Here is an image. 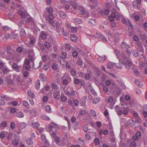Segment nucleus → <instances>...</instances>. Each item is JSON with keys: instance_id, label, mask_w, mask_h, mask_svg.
I'll return each instance as SVG.
<instances>
[{"instance_id": "nucleus-31", "label": "nucleus", "mask_w": 147, "mask_h": 147, "mask_svg": "<svg viewBox=\"0 0 147 147\" xmlns=\"http://www.w3.org/2000/svg\"><path fill=\"white\" fill-rule=\"evenodd\" d=\"M16 116L19 118H22L24 117V113L22 111H19L16 113Z\"/></svg>"}, {"instance_id": "nucleus-63", "label": "nucleus", "mask_w": 147, "mask_h": 147, "mask_svg": "<svg viewBox=\"0 0 147 147\" xmlns=\"http://www.w3.org/2000/svg\"><path fill=\"white\" fill-rule=\"evenodd\" d=\"M127 123L131 126L132 127L134 124V121L132 120H128L127 121Z\"/></svg>"}, {"instance_id": "nucleus-41", "label": "nucleus", "mask_w": 147, "mask_h": 147, "mask_svg": "<svg viewBox=\"0 0 147 147\" xmlns=\"http://www.w3.org/2000/svg\"><path fill=\"white\" fill-rule=\"evenodd\" d=\"M7 127V123L5 121L2 122L0 124V128L3 129Z\"/></svg>"}, {"instance_id": "nucleus-36", "label": "nucleus", "mask_w": 147, "mask_h": 147, "mask_svg": "<svg viewBox=\"0 0 147 147\" xmlns=\"http://www.w3.org/2000/svg\"><path fill=\"white\" fill-rule=\"evenodd\" d=\"M141 135V133L139 131H137L135 134V136L133 138V140H136L138 138L140 137Z\"/></svg>"}, {"instance_id": "nucleus-42", "label": "nucleus", "mask_w": 147, "mask_h": 147, "mask_svg": "<svg viewBox=\"0 0 147 147\" xmlns=\"http://www.w3.org/2000/svg\"><path fill=\"white\" fill-rule=\"evenodd\" d=\"M65 7L66 10L67 12L71 11L72 9L70 7V5L68 4H66L65 6Z\"/></svg>"}, {"instance_id": "nucleus-25", "label": "nucleus", "mask_w": 147, "mask_h": 147, "mask_svg": "<svg viewBox=\"0 0 147 147\" xmlns=\"http://www.w3.org/2000/svg\"><path fill=\"white\" fill-rule=\"evenodd\" d=\"M18 125L20 128L22 129L25 128L26 124L24 122H22L18 124Z\"/></svg>"}, {"instance_id": "nucleus-14", "label": "nucleus", "mask_w": 147, "mask_h": 147, "mask_svg": "<svg viewBox=\"0 0 147 147\" xmlns=\"http://www.w3.org/2000/svg\"><path fill=\"white\" fill-rule=\"evenodd\" d=\"M54 96L56 100H58L60 99V92L59 90H56L54 92Z\"/></svg>"}, {"instance_id": "nucleus-15", "label": "nucleus", "mask_w": 147, "mask_h": 147, "mask_svg": "<svg viewBox=\"0 0 147 147\" xmlns=\"http://www.w3.org/2000/svg\"><path fill=\"white\" fill-rule=\"evenodd\" d=\"M119 18V16H117L114 13H112L111 16H109V19L110 21L112 22L114 18H115L117 20H118Z\"/></svg>"}, {"instance_id": "nucleus-18", "label": "nucleus", "mask_w": 147, "mask_h": 147, "mask_svg": "<svg viewBox=\"0 0 147 147\" xmlns=\"http://www.w3.org/2000/svg\"><path fill=\"white\" fill-rule=\"evenodd\" d=\"M106 85L108 86H109L111 85L112 86H114L115 84L113 80H107L105 82Z\"/></svg>"}, {"instance_id": "nucleus-43", "label": "nucleus", "mask_w": 147, "mask_h": 147, "mask_svg": "<svg viewBox=\"0 0 147 147\" xmlns=\"http://www.w3.org/2000/svg\"><path fill=\"white\" fill-rule=\"evenodd\" d=\"M39 76L41 80L44 82L46 81L47 78L45 75L42 74H40L39 75Z\"/></svg>"}, {"instance_id": "nucleus-46", "label": "nucleus", "mask_w": 147, "mask_h": 147, "mask_svg": "<svg viewBox=\"0 0 147 147\" xmlns=\"http://www.w3.org/2000/svg\"><path fill=\"white\" fill-rule=\"evenodd\" d=\"M131 18H134L135 20L137 21H138L140 20V17L137 15H135L134 14H132L131 16Z\"/></svg>"}, {"instance_id": "nucleus-4", "label": "nucleus", "mask_w": 147, "mask_h": 147, "mask_svg": "<svg viewBox=\"0 0 147 147\" xmlns=\"http://www.w3.org/2000/svg\"><path fill=\"white\" fill-rule=\"evenodd\" d=\"M120 46L121 49H125L126 50L129 56L131 51H128L127 50V49L130 47L129 45L125 42H123L121 43Z\"/></svg>"}, {"instance_id": "nucleus-61", "label": "nucleus", "mask_w": 147, "mask_h": 147, "mask_svg": "<svg viewBox=\"0 0 147 147\" xmlns=\"http://www.w3.org/2000/svg\"><path fill=\"white\" fill-rule=\"evenodd\" d=\"M132 141H130L131 142L130 144L131 147H135L136 146V143L135 142V140H133V139L131 140Z\"/></svg>"}, {"instance_id": "nucleus-24", "label": "nucleus", "mask_w": 147, "mask_h": 147, "mask_svg": "<svg viewBox=\"0 0 147 147\" xmlns=\"http://www.w3.org/2000/svg\"><path fill=\"white\" fill-rule=\"evenodd\" d=\"M26 12L25 11H21V10H19L18 13V14L20 15V16L22 18H25L26 16Z\"/></svg>"}, {"instance_id": "nucleus-56", "label": "nucleus", "mask_w": 147, "mask_h": 147, "mask_svg": "<svg viewBox=\"0 0 147 147\" xmlns=\"http://www.w3.org/2000/svg\"><path fill=\"white\" fill-rule=\"evenodd\" d=\"M70 38L71 40L74 42H75L77 39L76 36L74 34L71 35Z\"/></svg>"}, {"instance_id": "nucleus-59", "label": "nucleus", "mask_w": 147, "mask_h": 147, "mask_svg": "<svg viewBox=\"0 0 147 147\" xmlns=\"http://www.w3.org/2000/svg\"><path fill=\"white\" fill-rule=\"evenodd\" d=\"M27 22H28V23H32L35 26H36V25L35 23L33 22L32 18L30 17L27 20Z\"/></svg>"}, {"instance_id": "nucleus-58", "label": "nucleus", "mask_w": 147, "mask_h": 147, "mask_svg": "<svg viewBox=\"0 0 147 147\" xmlns=\"http://www.w3.org/2000/svg\"><path fill=\"white\" fill-rule=\"evenodd\" d=\"M2 100L3 101L4 100H5L7 101L9 100L10 99V97L6 95H3L2 96Z\"/></svg>"}, {"instance_id": "nucleus-33", "label": "nucleus", "mask_w": 147, "mask_h": 147, "mask_svg": "<svg viewBox=\"0 0 147 147\" xmlns=\"http://www.w3.org/2000/svg\"><path fill=\"white\" fill-rule=\"evenodd\" d=\"M118 84L120 88L122 89H125L126 88V86L124 83L121 81H118Z\"/></svg>"}, {"instance_id": "nucleus-55", "label": "nucleus", "mask_w": 147, "mask_h": 147, "mask_svg": "<svg viewBox=\"0 0 147 147\" xmlns=\"http://www.w3.org/2000/svg\"><path fill=\"white\" fill-rule=\"evenodd\" d=\"M13 145L15 146H17L19 144L18 142V140H13L11 142Z\"/></svg>"}, {"instance_id": "nucleus-39", "label": "nucleus", "mask_w": 147, "mask_h": 147, "mask_svg": "<svg viewBox=\"0 0 147 147\" xmlns=\"http://www.w3.org/2000/svg\"><path fill=\"white\" fill-rule=\"evenodd\" d=\"M99 57L98 58V59L99 61L100 62H103L105 60L106 57L105 55H103L102 56H99Z\"/></svg>"}, {"instance_id": "nucleus-54", "label": "nucleus", "mask_w": 147, "mask_h": 147, "mask_svg": "<svg viewBox=\"0 0 147 147\" xmlns=\"http://www.w3.org/2000/svg\"><path fill=\"white\" fill-rule=\"evenodd\" d=\"M80 6H81L77 4H73L72 5V7H73L74 9L75 10H77L78 9H79V7Z\"/></svg>"}, {"instance_id": "nucleus-8", "label": "nucleus", "mask_w": 147, "mask_h": 147, "mask_svg": "<svg viewBox=\"0 0 147 147\" xmlns=\"http://www.w3.org/2000/svg\"><path fill=\"white\" fill-rule=\"evenodd\" d=\"M29 55V59L30 61H33L34 60V53L32 49L29 50L28 51Z\"/></svg>"}, {"instance_id": "nucleus-27", "label": "nucleus", "mask_w": 147, "mask_h": 147, "mask_svg": "<svg viewBox=\"0 0 147 147\" xmlns=\"http://www.w3.org/2000/svg\"><path fill=\"white\" fill-rule=\"evenodd\" d=\"M20 34L22 38H24L26 36V32L24 29L23 28H22L20 30Z\"/></svg>"}, {"instance_id": "nucleus-3", "label": "nucleus", "mask_w": 147, "mask_h": 147, "mask_svg": "<svg viewBox=\"0 0 147 147\" xmlns=\"http://www.w3.org/2000/svg\"><path fill=\"white\" fill-rule=\"evenodd\" d=\"M47 129L49 132L52 137V139L54 140L55 138L56 137V131H53V128L51 124H49L48 125Z\"/></svg>"}, {"instance_id": "nucleus-38", "label": "nucleus", "mask_w": 147, "mask_h": 147, "mask_svg": "<svg viewBox=\"0 0 147 147\" xmlns=\"http://www.w3.org/2000/svg\"><path fill=\"white\" fill-rule=\"evenodd\" d=\"M137 46L138 47V49L140 51L143 52L144 50L141 43L138 42L137 43Z\"/></svg>"}, {"instance_id": "nucleus-16", "label": "nucleus", "mask_w": 147, "mask_h": 147, "mask_svg": "<svg viewBox=\"0 0 147 147\" xmlns=\"http://www.w3.org/2000/svg\"><path fill=\"white\" fill-rule=\"evenodd\" d=\"M12 67L13 69L16 71L18 72L20 71V66L18 65L16 63H13L12 66Z\"/></svg>"}, {"instance_id": "nucleus-32", "label": "nucleus", "mask_w": 147, "mask_h": 147, "mask_svg": "<svg viewBox=\"0 0 147 147\" xmlns=\"http://www.w3.org/2000/svg\"><path fill=\"white\" fill-rule=\"evenodd\" d=\"M99 38L100 39L102 40L104 42H107V40L106 37L101 34H99V33L97 34Z\"/></svg>"}, {"instance_id": "nucleus-28", "label": "nucleus", "mask_w": 147, "mask_h": 147, "mask_svg": "<svg viewBox=\"0 0 147 147\" xmlns=\"http://www.w3.org/2000/svg\"><path fill=\"white\" fill-rule=\"evenodd\" d=\"M49 23L51 24H53V20L54 18V16L52 14H49Z\"/></svg>"}, {"instance_id": "nucleus-26", "label": "nucleus", "mask_w": 147, "mask_h": 147, "mask_svg": "<svg viewBox=\"0 0 147 147\" xmlns=\"http://www.w3.org/2000/svg\"><path fill=\"white\" fill-rule=\"evenodd\" d=\"M47 36V34L44 31L41 32L40 35V37L41 38L44 40L46 38Z\"/></svg>"}, {"instance_id": "nucleus-45", "label": "nucleus", "mask_w": 147, "mask_h": 147, "mask_svg": "<svg viewBox=\"0 0 147 147\" xmlns=\"http://www.w3.org/2000/svg\"><path fill=\"white\" fill-rule=\"evenodd\" d=\"M132 70L134 74L136 76H138L139 74V72L138 71V69L135 66L132 67Z\"/></svg>"}, {"instance_id": "nucleus-11", "label": "nucleus", "mask_w": 147, "mask_h": 147, "mask_svg": "<svg viewBox=\"0 0 147 147\" xmlns=\"http://www.w3.org/2000/svg\"><path fill=\"white\" fill-rule=\"evenodd\" d=\"M41 139L42 141L46 144L47 146L49 145V141L46 138V137L45 135L44 134H42L41 135Z\"/></svg>"}, {"instance_id": "nucleus-50", "label": "nucleus", "mask_w": 147, "mask_h": 147, "mask_svg": "<svg viewBox=\"0 0 147 147\" xmlns=\"http://www.w3.org/2000/svg\"><path fill=\"white\" fill-rule=\"evenodd\" d=\"M22 104L23 105L26 107L27 108L29 109L30 108L29 104L28 102L26 100H24L23 101Z\"/></svg>"}, {"instance_id": "nucleus-57", "label": "nucleus", "mask_w": 147, "mask_h": 147, "mask_svg": "<svg viewBox=\"0 0 147 147\" xmlns=\"http://www.w3.org/2000/svg\"><path fill=\"white\" fill-rule=\"evenodd\" d=\"M28 95L30 97L32 98L34 97L35 95L34 94L33 92H31L30 90H28Z\"/></svg>"}, {"instance_id": "nucleus-12", "label": "nucleus", "mask_w": 147, "mask_h": 147, "mask_svg": "<svg viewBox=\"0 0 147 147\" xmlns=\"http://www.w3.org/2000/svg\"><path fill=\"white\" fill-rule=\"evenodd\" d=\"M7 35L5 36V38H10L11 39H15L17 38L18 36V34H11L10 35L8 34H7Z\"/></svg>"}, {"instance_id": "nucleus-20", "label": "nucleus", "mask_w": 147, "mask_h": 147, "mask_svg": "<svg viewBox=\"0 0 147 147\" xmlns=\"http://www.w3.org/2000/svg\"><path fill=\"white\" fill-rule=\"evenodd\" d=\"M32 126L34 128H37L39 127L40 124L38 122H34L33 121L31 122Z\"/></svg>"}, {"instance_id": "nucleus-37", "label": "nucleus", "mask_w": 147, "mask_h": 147, "mask_svg": "<svg viewBox=\"0 0 147 147\" xmlns=\"http://www.w3.org/2000/svg\"><path fill=\"white\" fill-rule=\"evenodd\" d=\"M88 22L91 26H94L96 24L95 20L93 19H89L88 20Z\"/></svg>"}, {"instance_id": "nucleus-9", "label": "nucleus", "mask_w": 147, "mask_h": 147, "mask_svg": "<svg viewBox=\"0 0 147 147\" xmlns=\"http://www.w3.org/2000/svg\"><path fill=\"white\" fill-rule=\"evenodd\" d=\"M86 113V111L84 110H81L79 112L78 111L77 114V117L78 118L80 119L82 118V116L84 115Z\"/></svg>"}, {"instance_id": "nucleus-2", "label": "nucleus", "mask_w": 147, "mask_h": 147, "mask_svg": "<svg viewBox=\"0 0 147 147\" xmlns=\"http://www.w3.org/2000/svg\"><path fill=\"white\" fill-rule=\"evenodd\" d=\"M80 11V14L85 18H87L90 16V13L87 11H86L84 8L82 6L79 7Z\"/></svg>"}, {"instance_id": "nucleus-51", "label": "nucleus", "mask_w": 147, "mask_h": 147, "mask_svg": "<svg viewBox=\"0 0 147 147\" xmlns=\"http://www.w3.org/2000/svg\"><path fill=\"white\" fill-rule=\"evenodd\" d=\"M30 113L32 115H33L34 116H35L37 115L36 110L34 109L30 111Z\"/></svg>"}, {"instance_id": "nucleus-23", "label": "nucleus", "mask_w": 147, "mask_h": 147, "mask_svg": "<svg viewBox=\"0 0 147 147\" xmlns=\"http://www.w3.org/2000/svg\"><path fill=\"white\" fill-rule=\"evenodd\" d=\"M141 0H136L133 2V5L134 7H137L141 4Z\"/></svg>"}, {"instance_id": "nucleus-1", "label": "nucleus", "mask_w": 147, "mask_h": 147, "mask_svg": "<svg viewBox=\"0 0 147 147\" xmlns=\"http://www.w3.org/2000/svg\"><path fill=\"white\" fill-rule=\"evenodd\" d=\"M13 136V134L11 132H7L6 131H3L0 134V137L2 139V141L4 142V140H5L6 141L9 142Z\"/></svg>"}, {"instance_id": "nucleus-48", "label": "nucleus", "mask_w": 147, "mask_h": 147, "mask_svg": "<svg viewBox=\"0 0 147 147\" xmlns=\"http://www.w3.org/2000/svg\"><path fill=\"white\" fill-rule=\"evenodd\" d=\"M52 126L54 127L55 131L59 129L58 125L56 123L52 122L51 123Z\"/></svg>"}, {"instance_id": "nucleus-34", "label": "nucleus", "mask_w": 147, "mask_h": 147, "mask_svg": "<svg viewBox=\"0 0 147 147\" xmlns=\"http://www.w3.org/2000/svg\"><path fill=\"white\" fill-rule=\"evenodd\" d=\"M114 65H115V63L110 61L108 63L107 67L109 69H113Z\"/></svg>"}, {"instance_id": "nucleus-7", "label": "nucleus", "mask_w": 147, "mask_h": 147, "mask_svg": "<svg viewBox=\"0 0 147 147\" xmlns=\"http://www.w3.org/2000/svg\"><path fill=\"white\" fill-rule=\"evenodd\" d=\"M119 61L121 63L124 64L127 69H129V67L132 65V62L130 60H127L124 63L122 61H121V60L119 59Z\"/></svg>"}, {"instance_id": "nucleus-60", "label": "nucleus", "mask_w": 147, "mask_h": 147, "mask_svg": "<svg viewBox=\"0 0 147 147\" xmlns=\"http://www.w3.org/2000/svg\"><path fill=\"white\" fill-rule=\"evenodd\" d=\"M46 9L49 14H52L53 12V9L51 7L47 8Z\"/></svg>"}, {"instance_id": "nucleus-40", "label": "nucleus", "mask_w": 147, "mask_h": 147, "mask_svg": "<svg viewBox=\"0 0 147 147\" xmlns=\"http://www.w3.org/2000/svg\"><path fill=\"white\" fill-rule=\"evenodd\" d=\"M26 143L28 145H31L33 144V139L31 138H29L26 140Z\"/></svg>"}, {"instance_id": "nucleus-44", "label": "nucleus", "mask_w": 147, "mask_h": 147, "mask_svg": "<svg viewBox=\"0 0 147 147\" xmlns=\"http://www.w3.org/2000/svg\"><path fill=\"white\" fill-rule=\"evenodd\" d=\"M40 81L39 80H37L36 82L35 86L36 88L38 90L40 87Z\"/></svg>"}, {"instance_id": "nucleus-64", "label": "nucleus", "mask_w": 147, "mask_h": 147, "mask_svg": "<svg viewBox=\"0 0 147 147\" xmlns=\"http://www.w3.org/2000/svg\"><path fill=\"white\" fill-rule=\"evenodd\" d=\"M54 140L55 141L57 144H59L60 140V138L58 136H56L55 137Z\"/></svg>"}, {"instance_id": "nucleus-52", "label": "nucleus", "mask_w": 147, "mask_h": 147, "mask_svg": "<svg viewBox=\"0 0 147 147\" xmlns=\"http://www.w3.org/2000/svg\"><path fill=\"white\" fill-rule=\"evenodd\" d=\"M51 86L52 88L53 89H54L57 90L58 89V86L55 84V83H52Z\"/></svg>"}, {"instance_id": "nucleus-10", "label": "nucleus", "mask_w": 147, "mask_h": 147, "mask_svg": "<svg viewBox=\"0 0 147 147\" xmlns=\"http://www.w3.org/2000/svg\"><path fill=\"white\" fill-rule=\"evenodd\" d=\"M24 66L26 70H28L30 69V65L29 61L28 59H26L25 60Z\"/></svg>"}, {"instance_id": "nucleus-30", "label": "nucleus", "mask_w": 147, "mask_h": 147, "mask_svg": "<svg viewBox=\"0 0 147 147\" xmlns=\"http://www.w3.org/2000/svg\"><path fill=\"white\" fill-rule=\"evenodd\" d=\"M100 100V98L98 97L94 98L92 100L93 103L94 104L98 103Z\"/></svg>"}, {"instance_id": "nucleus-5", "label": "nucleus", "mask_w": 147, "mask_h": 147, "mask_svg": "<svg viewBox=\"0 0 147 147\" xmlns=\"http://www.w3.org/2000/svg\"><path fill=\"white\" fill-rule=\"evenodd\" d=\"M108 101L107 104V106L111 109H112L115 103V101L113 100L112 97L110 96L108 98Z\"/></svg>"}, {"instance_id": "nucleus-13", "label": "nucleus", "mask_w": 147, "mask_h": 147, "mask_svg": "<svg viewBox=\"0 0 147 147\" xmlns=\"http://www.w3.org/2000/svg\"><path fill=\"white\" fill-rule=\"evenodd\" d=\"M115 111L118 115H120L123 114V111L122 110L120 109L119 106H116L115 107Z\"/></svg>"}, {"instance_id": "nucleus-49", "label": "nucleus", "mask_w": 147, "mask_h": 147, "mask_svg": "<svg viewBox=\"0 0 147 147\" xmlns=\"http://www.w3.org/2000/svg\"><path fill=\"white\" fill-rule=\"evenodd\" d=\"M71 61L68 60L67 62H65V63L66 67L67 69H69L71 67L70 64L71 63Z\"/></svg>"}, {"instance_id": "nucleus-29", "label": "nucleus", "mask_w": 147, "mask_h": 147, "mask_svg": "<svg viewBox=\"0 0 147 147\" xmlns=\"http://www.w3.org/2000/svg\"><path fill=\"white\" fill-rule=\"evenodd\" d=\"M59 14V17L62 19L65 18L66 17L65 12L62 11H60Z\"/></svg>"}, {"instance_id": "nucleus-21", "label": "nucleus", "mask_w": 147, "mask_h": 147, "mask_svg": "<svg viewBox=\"0 0 147 147\" xmlns=\"http://www.w3.org/2000/svg\"><path fill=\"white\" fill-rule=\"evenodd\" d=\"M74 22L76 24H80L82 23V21L80 18H76L74 19Z\"/></svg>"}, {"instance_id": "nucleus-19", "label": "nucleus", "mask_w": 147, "mask_h": 147, "mask_svg": "<svg viewBox=\"0 0 147 147\" xmlns=\"http://www.w3.org/2000/svg\"><path fill=\"white\" fill-rule=\"evenodd\" d=\"M75 92L73 90H71V92L68 90H66L65 91V92L68 96L71 97L75 95Z\"/></svg>"}, {"instance_id": "nucleus-62", "label": "nucleus", "mask_w": 147, "mask_h": 147, "mask_svg": "<svg viewBox=\"0 0 147 147\" xmlns=\"http://www.w3.org/2000/svg\"><path fill=\"white\" fill-rule=\"evenodd\" d=\"M61 100L63 102H65L67 100V97L64 95H62L61 97Z\"/></svg>"}, {"instance_id": "nucleus-35", "label": "nucleus", "mask_w": 147, "mask_h": 147, "mask_svg": "<svg viewBox=\"0 0 147 147\" xmlns=\"http://www.w3.org/2000/svg\"><path fill=\"white\" fill-rule=\"evenodd\" d=\"M89 88L90 90V91L92 94H93L95 96H97V94L96 92L94 90V89L92 88V86L91 85H89Z\"/></svg>"}, {"instance_id": "nucleus-22", "label": "nucleus", "mask_w": 147, "mask_h": 147, "mask_svg": "<svg viewBox=\"0 0 147 147\" xmlns=\"http://www.w3.org/2000/svg\"><path fill=\"white\" fill-rule=\"evenodd\" d=\"M29 37L30 38V44L31 45H34L36 42L35 38L31 35H30Z\"/></svg>"}, {"instance_id": "nucleus-47", "label": "nucleus", "mask_w": 147, "mask_h": 147, "mask_svg": "<svg viewBox=\"0 0 147 147\" xmlns=\"http://www.w3.org/2000/svg\"><path fill=\"white\" fill-rule=\"evenodd\" d=\"M45 109L46 111L48 113H51V107L49 105H47L45 107Z\"/></svg>"}, {"instance_id": "nucleus-6", "label": "nucleus", "mask_w": 147, "mask_h": 147, "mask_svg": "<svg viewBox=\"0 0 147 147\" xmlns=\"http://www.w3.org/2000/svg\"><path fill=\"white\" fill-rule=\"evenodd\" d=\"M98 12L101 15H107L109 12V10L108 9H106L103 11L102 10H101L100 8H98L97 11H96L95 13H97Z\"/></svg>"}, {"instance_id": "nucleus-53", "label": "nucleus", "mask_w": 147, "mask_h": 147, "mask_svg": "<svg viewBox=\"0 0 147 147\" xmlns=\"http://www.w3.org/2000/svg\"><path fill=\"white\" fill-rule=\"evenodd\" d=\"M120 137L121 139H123L126 138V136L124 132L122 131L121 129V132L120 134Z\"/></svg>"}, {"instance_id": "nucleus-17", "label": "nucleus", "mask_w": 147, "mask_h": 147, "mask_svg": "<svg viewBox=\"0 0 147 147\" xmlns=\"http://www.w3.org/2000/svg\"><path fill=\"white\" fill-rule=\"evenodd\" d=\"M86 97L85 96H83L81 99L80 104L82 106H84L86 105Z\"/></svg>"}]
</instances>
